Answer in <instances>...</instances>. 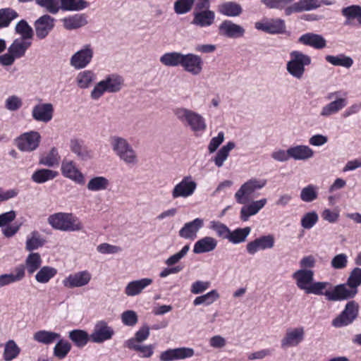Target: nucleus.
<instances>
[{"mask_svg": "<svg viewBox=\"0 0 361 361\" xmlns=\"http://www.w3.org/2000/svg\"><path fill=\"white\" fill-rule=\"evenodd\" d=\"M16 32L21 35L20 38L25 39H30L33 36L32 28L24 20H21L17 23Z\"/></svg>", "mask_w": 361, "mask_h": 361, "instance_id": "60", "label": "nucleus"}, {"mask_svg": "<svg viewBox=\"0 0 361 361\" xmlns=\"http://www.w3.org/2000/svg\"><path fill=\"white\" fill-rule=\"evenodd\" d=\"M290 59L286 64V70L291 76L300 80L305 72V67L312 62L311 58L307 54L296 50L290 53Z\"/></svg>", "mask_w": 361, "mask_h": 361, "instance_id": "5", "label": "nucleus"}, {"mask_svg": "<svg viewBox=\"0 0 361 361\" xmlns=\"http://www.w3.org/2000/svg\"><path fill=\"white\" fill-rule=\"evenodd\" d=\"M250 232L251 228L249 226L243 228H236L233 231L230 230L228 240L233 244L243 243L246 240Z\"/></svg>", "mask_w": 361, "mask_h": 361, "instance_id": "45", "label": "nucleus"}, {"mask_svg": "<svg viewBox=\"0 0 361 361\" xmlns=\"http://www.w3.org/2000/svg\"><path fill=\"white\" fill-rule=\"evenodd\" d=\"M60 161V157L59 156L58 151L55 147L51 149L48 154L39 160V164L52 167L58 165Z\"/></svg>", "mask_w": 361, "mask_h": 361, "instance_id": "59", "label": "nucleus"}, {"mask_svg": "<svg viewBox=\"0 0 361 361\" xmlns=\"http://www.w3.org/2000/svg\"><path fill=\"white\" fill-rule=\"evenodd\" d=\"M92 279V274L87 270L69 274L62 283L67 288H80L87 285Z\"/></svg>", "mask_w": 361, "mask_h": 361, "instance_id": "16", "label": "nucleus"}, {"mask_svg": "<svg viewBox=\"0 0 361 361\" xmlns=\"http://www.w3.org/2000/svg\"><path fill=\"white\" fill-rule=\"evenodd\" d=\"M275 238L273 235H262L246 245V251L249 255H254L259 250L271 249L274 247Z\"/></svg>", "mask_w": 361, "mask_h": 361, "instance_id": "18", "label": "nucleus"}, {"mask_svg": "<svg viewBox=\"0 0 361 361\" xmlns=\"http://www.w3.org/2000/svg\"><path fill=\"white\" fill-rule=\"evenodd\" d=\"M340 96L341 92L339 91L330 92L327 94L326 98L328 100L332 101L322 108L319 113L321 116L327 118L336 114L347 106V99L345 97H341Z\"/></svg>", "mask_w": 361, "mask_h": 361, "instance_id": "8", "label": "nucleus"}, {"mask_svg": "<svg viewBox=\"0 0 361 361\" xmlns=\"http://www.w3.org/2000/svg\"><path fill=\"white\" fill-rule=\"evenodd\" d=\"M41 136L37 131H30L20 135L16 140V145L22 152H31L35 150L39 145Z\"/></svg>", "mask_w": 361, "mask_h": 361, "instance_id": "11", "label": "nucleus"}, {"mask_svg": "<svg viewBox=\"0 0 361 361\" xmlns=\"http://www.w3.org/2000/svg\"><path fill=\"white\" fill-rule=\"evenodd\" d=\"M317 186L310 184L301 190L300 197L305 202H312L318 197Z\"/></svg>", "mask_w": 361, "mask_h": 361, "instance_id": "53", "label": "nucleus"}, {"mask_svg": "<svg viewBox=\"0 0 361 361\" xmlns=\"http://www.w3.org/2000/svg\"><path fill=\"white\" fill-rule=\"evenodd\" d=\"M197 184L191 176H184L182 180L173 187L171 190V197L188 198L192 196L197 189Z\"/></svg>", "mask_w": 361, "mask_h": 361, "instance_id": "10", "label": "nucleus"}, {"mask_svg": "<svg viewBox=\"0 0 361 361\" xmlns=\"http://www.w3.org/2000/svg\"><path fill=\"white\" fill-rule=\"evenodd\" d=\"M59 11H79L88 6L85 0H59Z\"/></svg>", "mask_w": 361, "mask_h": 361, "instance_id": "38", "label": "nucleus"}, {"mask_svg": "<svg viewBox=\"0 0 361 361\" xmlns=\"http://www.w3.org/2000/svg\"><path fill=\"white\" fill-rule=\"evenodd\" d=\"M27 40L22 38L16 39L8 47V52L12 53L17 59L21 58L32 44L30 41Z\"/></svg>", "mask_w": 361, "mask_h": 361, "instance_id": "34", "label": "nucleus"}, {"mask_svg": "<svg viewBox=\"0 0 361 361\" xmlns=\"http://www.w3.org/2000/svg\"><path fill=\"white\" fill-rule=\"evenodd\" d=\"M341 14L348 20L356 19L357 23L361 25V6L360 5H351L343 8Z\"/></svg>", "mask_w": 361, "mask_h": 361, "instance_id": "52", "label": "nucleus"}, {"mask_svg": "<svg viewBox=\"0 0 361 361\" xmlns=\"http://www.w3.org/2000/svg\"><path fill=\"white\" fill-rule=\"evenodd\" d=\"M358 290L350 288L347 283L336 286L332 290H326L325 296L331 301H341L353 298Z\"/></svg>", "mask_w": 361, "mask_h": 361, "instance_id": "14", "label": "nucleus"}, {"mask_svg": "<svg viewBox=\"0 0 361 361\" xmlns=\"http://www.w3.org/2000/svg\"><path fill=\"white\" fill-rule=\"evenodd\" d=\"M18 17V13L10 8L0 9V28L9 25L11 22Z\"/></svg>", "mask_w": 361, "mask_h": 361, "instance_id": "58", "label": "nucleus"}, {"mask_svg": "<svg viewBox=\"0 0 361 361\" xmlns=\"http://www.w3.org/2000/svg\"><path fill=\"white\" fill-rule=\"evenodd\" d=\"M60 338L61 335L59 334L46 330L38 331L33 335V338L35 341L45 345L53 343L55 341L59 340Z\"/></svg>", "mask_w": 361, "mask_h": 361, "instance_id": "40", "label": "nucleus"}, {"mask_svg": "<svg viewBox=\"0 0 361 361\" xmlns=\"http://www.w3.org/2000/svg\"><path fill=\"white\" fill-rule=\"evenodd\" d=\"M54 27V18L46 14L35 23L36 36L39 39L45 38Z\"/></svg>", "mask_w": 361, "mask_h": 361, "instance_id": "24", "label": "nucleus"}, {"mask_svg": "<svg viewBox=\"0 0 361 361\" xmlns=\"http://www.w3.org/2000/svg\"><path fill=\"white\" fill-rule=\"evenodd\" d=\"M61 170L64 177L73 180L77 184H85V176L77 168L73 161L64 159L61 162Z\"/></svg>", "mask_w": 361, "mask_h": 361, "instance_id": "17", "label": "nucleus"}, {"mask_svg": "<svg viewBox=\"0 0 361 361\" xmlns=\"http://www.w3.org/2000/svg\"><path fill=\"white\" fill-rule=\"evenodd\" d=\"M204 220L196 218L193 221L187 222L179 231V235L185 239L194 240L198 231L203 227Z\"/></svg>", "mask_w": 361, "mask_h": 361, "instance_id": "26", "label": "nucleus"}, {"mask_svg": "<svg viewBox=\"0 0 361 361\" xmlns=\"http://www.w3.org/2000/svg\"><path fill=\"white\" fill-rule=\"evenodd\" d=\"M209 228L214 231L219 238L228 240L230 229L226 225L220 221H212L209 224Z\"/></svg>", "mask_w": 361, "mask_h": 361, "instance_id": "61", "label": "nucleus"}, {"mask_svg": "<svg viewBox=\"0 0 361 361\" xmlns=\"http://www.w3.org/2000/svg\"><path fill=\"white\" fill-rule=\"evenodd\" d=\"M314 272L312 269H300L293 274L292 278L297 287L306 293L314 281Z\"/></svg>", "mask_w": 361, "mask_h": 361, "instance_id": "22", "label": "nucleus"}, {"mask_svg": "<svg viewBox=\"0 0 361 361\" xmlns=\"http://www.w3.org/2000/svg\"><path fill=\"white\" fill-rule=\"evenodd\" d=\"M195 0H176L173 9L177 15H183L190 12L195 4Z\"/></svg>", "mask_w": 361, "mask_h": 361, "instance_id": "57", "label": "nucleus"}, {"mask_svg": "<svg viewBox=\"0 0 361 361\" xmlns=\"http://www.w3.org/2000/svg\"><path fill=\"white\" fill-rule=\"evenodd\" d=\"M183 56L181 66L183 70L194 76L201 74L204 66L202 57L193 53L184 54Z\"/></svg>", "mask_w": 361, "mask_h": 361, "instance_id": "13", "label": "nucleus"}, {"mask_svg": "<svg viewBox=\"0 0 361 361\" xmlns=\"http://www.w3.org/2000/svg\"><path fill=\"white\" fill-rule=\"evenodd\" d=\"M267 200L262 198L245 204L240 209V217L243 221H248L252 216L257 214L267 204Z\"/></svg>", "mask_w": 361, "mask_h": 361, "instance_id": "27", "label": "nucleus"}, {"mask_svg": "<svg viewBox=\"0 0 361 361\" xmlns=\"http://www.w3.org/2000/svg\"><path fill=\"white\" fill-rule=\"evenodd\" d=\"M176 118L194 133H203L207 125L204 116L198 112L186 107H178L173 110Z\"/></svg>", "mask_w": 361, "mask_h": 361, "instance_id": "1", "label": "nucleus"}, {"mask_svg": "<svg viewBox=\"0 0 361 361\" xmlns=\"http://www.w3.org/2000/svg\"><path fill=\"white\" fill-rule=\"evenodd\" d=\"M184 54L178 51L167 52L160 57V62L169 67H176L182 66V61Z\"/></svg>", "mask_w": 361, "mask_h": 361, "instance_id": "36", "label": "nucleus"}, {"mask_svg": "<svg viewBox=\"0 0 361 361\" xmlns=\"http://www.w3.org/2000/svg\"><path fill=\"white\" fill-rule=\"evenodd\" d=\"M235 145L233 142H228L226 145L223 146L217 152L216 155L214 158L215 165L220 168L221 167L224 161L227 159L229 152L234 149Z\"/></svg>", "mask_w": 361, "mask_h": 361, "instance_id": "50", "label": "nucleus"}, {"mask_svg": "<svg viewBox=\"0 0 361 361\" xmlns=\"http://www.w3.org/2000/svg\"><path fill=\"white\" fill-rule=\"evenodd\" d=\"M267 184L265 179L252 178L241 185L235 193V199L238 204H245L252 195L257 190L262 189Z\"/></svg>", "mask_w": 361, "mask_h": 361, "instance_id": "6", "label": "nucleus"}, {"mask_svg": "<svg viewBox=\"0 0 361 361\" xmlns=\"http://www.w3.org/2000/svg\"><path fill=\"white\" fill-rule=\"evenodd\" d=\"M255 27L269 34H282L286 31L285 21L280 18L267 19L256 22Z\"/></svg>", "mask_w": 361, "mask_h": 361, "instance_id": "15", "label": "nucleus"}, {"mask_svg": "<svg viewBox=\"0 0 361 361\" xmlns=\"http://www.w3.org/2000/svg\"><path fill=\"white\" fill-rule=\"evenodd\" d=\"M290 158L295 161H306L314 157V152L307 145H298L289 147Z\"/></svg>", "mask_w": 361, "mask_h": 361, "instance_id": "31", "label": "nucleus"}, {"mask_svg": "<svg viewBox=\"0 0 361 361\" xmlns=\"http://www.w3.org/2000/svg\"><path fill=\"white\" fill-rule=\"evenodd\" d=\"M360 305L355 300L348 302L344 310L332 321V325L336 328L346 326L352 324L357 317Z\"/></svg>", "mask_w": 361, "mask_h": 361, "instance_id": "7", "label": "nucleus"}, {"mask_svg": "<svg viewBox=\"0 0 361 361\" xmlns=\"http://www.w3.org/2000/svg\"><path fill=\"white\" fill-rule=\"evenodd\" d=\"M96 79V75L92 71L85 70L80 72L76 76L78 86L82 89L90 87Z\"/></svg>", "mask_w": 361, "mask_h": 361, "instance_id": "42", "label": "nucleus"}, {"mask_svg": "<svg viewBox=\"0 0 361 361\" xmlns=\"http://www.w3.org/2000/svg\"><path fill=\"white\" fill-rule=\"evenodd\" d=\"M46 240L42 235L37 231H32L27 237L25 249L27 251L37 250L42 247Z\"/></svg>", "mask_w": 361, "mask_h": 361, "instance_id": "39", "label": "nucleus"}, {"mask_svg": "<svg viewBox=\"0 0 361 361\" xmlns=\"http://www.w3.org/2000/svg\"><path fill=\"white\" fill-rule=\"evenodd\" d=\"M112 150L124 163L129 166H135L138 163V157L132 145L122 137L113 136L110 139Z\"/></svg>", "mask_w": 361, "mask_h": 361, "instance_id": "3", "label": "nucleus"}, {"mask_svg": "<svg viewBox=\"0 0 361 361\" xmlns=\"http://www.w3.org/2000/svg\"><path fill=\"white\" fill-rule=\"evenodd\" d=\"M326 61L335 66H341L345 68H350L353 64V59L345 54L326 55L325 56Z\"/></svg>", "mask_w": 361, "mask_h": 361, "instance_id": "41", "label": "nucleus"}, {"mask_svg": "<svg viewBox=\"0 0 361 361\" xmlns=\"http://www.w3.org/2000/svg\"><path fill=\"white\" fill-rule=\"evenodd\" d=\"M319 221V216L314 211L307 212L302 217L300 224L305 229H311Z\"/></svg>", "mask_w": 361, "mask_h": 361, "instance_id": "62", "label": "nucleus"}, {"mask_svg": "<svg viewBox=\"0 0 361 361\" xmlns=\"http://www.w3.org/2000/svg\"><path fill=\"white\" fill-rule=\"evenodd\" d=\"M58 172L47 169H39L32 175V179L37 183H43L55 178Z\"/></svg>", "mask_w": 361, "mask_h": 361, "instance_id": "47", "label": "nucleus"}, {"mask_svg": "<svg viewBox=\"0 0 361 361\" xmlns=\"http://www.w3.org/2000/svg\"><path fill=\"white\" fill-rule=\"evenodd\" d=\"M123 78L117 74L106 75L103 80L97 82L90 93V97L94 100L99 99L105 92H118L123 86Z\"/></svg>", "mask_w": 361, "mask_h": 361, "instance_id": "4", "label": "nucleus"}, {"mask_svg": "<svg viewBox=\"0 0 361 361\" xmlns=\"http://www.w3.org/2000/svg\"><path fill=\"white\" fill-rule=\"evenodd\" d=\"M109 180L104 176H94L87 184V188L92 192H98L106 190L109 186Z\"/></svg>", "mask_w": 361, "mask_h": 361, "instance_id": "44", "label": "nucleus"}, {"mask_svg": "<svg viewBox=\"0 0 361 361\" xmlns=\"http://www.w3.org/2000/svg\"><path fill=\"white\" fill-rule=\"evenodd\" d=\"M57 274V270L49 266H44L35 275V280L40 283H47Z\"/></svg>", "mask_w": 361, "mask_h": 361, "instance_id": "49", "label": "nucleus"}, {"mask_svg": "<svg viewBox=\"0 0 361 361\" xmlns=\"http://www.w3.org/2000/svg\"><path fill=\"white\" fill-rule=\"evenodd\" d=\"M47 221L54 229L61 231L74 232L83 229L82 222L72 213H55L48 217Z\"/></svg>", "mask_w": 361, "mask_h": 361, "instance_id": "2", "label": "nucleus"}, {"mask_svg": "<svg viewBox=\"0 0 361 361\" xmlns=\"http://www.w3.org/2000/svg\"><path fill=\"white\" fill-rule=\"evenodd\" d=\"M347 284L350 288L357 290L361 285V268L355 267L351 271L347 280Z\"/></svg>", "mask_w": 361, "mask_h": 361, "instance_id": "64", "label": "nucleus"}, {"mask_svg": "<svg viewBox=\"0 0 361 361\" xmlns=\"http://www.w3.org/2000/svg\"><path fill=\"white\" fill-rule=\"evenodd\" d=\"M331 286V283L327 281H317L312 282L308 290H306V294H314L317 295H325V291L328 287Z\"/></svg>", "mask_w": 361, "mask_h": 361, "instance_id": "63", "label": "nucleus"}, {"mask_svg": "<svg viewBox=\"0 0 361 361\" xmlns=\"http://www.w3.org/2000/svg\"><path fill=\"white\" fill-rule=\"evenodd\" d=\"M68 338L78 348H82L87 343L90 339V336L84 330L75 329L69 332Z\"/></svg>", "mask_w": 361, "mask_h": 361, "instance_id": "48", "label": "nucleus"}, {"mask_svg": "<svg viewBox=\"0 0 361 361\" xmlns=\"http://www.w3.org/2000/svg\"><path fill=\"white\" fill-rule=\"evenodd\" d=\"M153 283L152 279L143 278L129 282L125 288V294L129 297L140 295L144 289Z\"/></svg>", "mask_w": 361, "mask_h": 361, "instance_id": "28", "label": "nucleus"}, {"mask_svg": "<svg viewBox=\"0 0 361 361\" xmlns=\"http://www.w3.org/2000/svg\"><path fill=\"white\" fill-rule=\"evenodd\" d=\"M114 335V329L109 326L105 321H99L96 323L94 329L90 335V339L95 343H102L112 338Z\"/></svg>", "mask_w": 361, "mask_h": 361, "instance_id": "12", "label": "nucleus"}, {"mask_svg": "<svg viewBox=\"0 0 361 361\" xmlns=\"http://www.w3.org/2000/svg\"><path fill=\"white\" fill-rule=\"evenodd\" d=\"M63 27L68 30L78 29L87 24L85 14H75L63 19Z\"/></svg>", "mask_w": 361, "mask_h": 361, "instance_id": "35", "label": "nucleus"}, {"mask_svg": "<svg viewBox=\"0 0 361 361\" xmlns=\"http://www.w3.org/2000/svg\"><path fill=\"white\" fill-rule=\"evenodd\" d=\"M298 42L315 49H322L326 47V40L324 37L313 32H307L301 35L298 39Z\"/></svg>", "mask_w": 361, "mask_h": 361, "instance_id": "29", "label": "nucleus"}, {"mask_svg": "<svg viewBox=\"0 0 361 361\" xmlns=\"http://www.w3.org/2000/svg\"><path fill=\"white\" fill-rule=\"evenodd\" d=\"M219 297L220 295L217 290H212L204 295L197 297L194 300L193 304L195 306L202 304L206 305H210L212 303H214L216 300H218Z\"/></svg>", "mask_w": 361, "mask_h": 361, "instance_id": "55", "label": "nucleus"}, {"mask_svg": "<svg viewBox=\"0 0 361 361\" xmlns=\"http://www.w3.org/2000/svg\"><path fill=\"white\" fill-rule=\"evenodd\" d=\"M131 350L137 352L142 358H149L154 354V345L152 344L143 345L142 343L134 344V341L131 342V345H125Z\"/></svg>", "mask_w": 361, "mask_h": 361, "instance_id": "46", "label": "nucleus"}, {"mask_svg": "<svg viewBox=\"0 0 361 361\" xmlns=\"http://www.w3.org/2000/svg\"><path fill=\"white\" fill-rule=\"evenodd\" d=\"M192 15L193 18L191 21V24L199 27L211 26L214 23L216 18L214 11L209 9L202 11H194Z\"/></svg>", "mask_w": 361, "mask_h": 361, "instance_id": "25", "label": "nucleus"}, {"mask_svg": "<svg viewBox=\"0 0 361 361\" xmlns=\"http://www.w3.org/2000/svg\"><path fill=\"white\" fill-rule=\"evenodd\" d=\"M217 244L218 241L216 238L205 236L195 242L192 251L195 254L210 252L216 248Z\"/></svg>", "mask_w": 361, "mask_h": 361, "instance_id": "30", "label": "nucleus"}, {"mask_svg": "<svg viewBox=\"0 0 361 361\" xmlns=\"http://www.w3.org/2000/svg\"><path fill=\"white\" fill-rule=\"evenodd\" d=\"M20 353V348L18 346L13 340H9L5 344L4 350V360L5 361H12L16 358Z\"/></svg>", "mask_w": 361, "mask_h": 361, "instance_id": "51", "label": "nucleus"}, {"mask_svg": "<svg viewBox=\"0 0 361 361\" xmlns=\"http://www.w3.org/2000/svg\"><path fill=\"white\" fill-rule=\"evenodd\" d=\"M42 263L41 255L37 252H31L25 259V265L22 267L31 275L40 268Z\"/></svg>", "mask_w": 361, "mask_h": 361, "instance_id": "37", "label": "nucleus"}, {"mask_svg": "<svg viewBox=\"0 0 361 361\" xmlns=\"http://www.w3.org/2000/svg\"><path fill=\"white\" fill-rule=\"evenodd\" d=\"M305 336L303 327L289 328L286 330L284 337L281 339V344L283 348L297 346L300 343Z\"/></svg>", "mask_w": 361, "mask_h": 361, "instance_id": "20", "label": "nucleus"}, {"mask_svg": "<svg viewBox=\"0 0 361 361\" xmlns=\"http://www.w3.org/2000/svg\"><path fill=\"white\" fill-rule=\"evenodd\" d=\"M70 149L80 160L86 161L92 157V152L88 149L82 140L78 139L71 140Z\"/></svg>", "mask_w": 361, "mask_h": 361, "instance_id": "32", "label": "nucleus"}, {"mask_svg": "<svg viewBox=\"0 0 361 361\" xmlns=\"http://www.w3.org/2000/svg\"><path fill=\"white\" fill-rule=\"evenodd\" d=\"M24 277V268L23 267H18L16 269V274H5L0 275V288L20 281Z\"/></svg>", "mask_w": 361, "mask_h": 361, "instance_id": "43", "label": "nucleus"}, {"mask_svg": "<svg viewBox=\"0 0 361 361\" xmlns=\"http://www.w3.org/2000/svg\"><path fill=\"white\" fill-rule=\"evenodd\" d=\"M150 334V329L147 325L142 326L135 334V337L128 339L125 341L124 345H131V342L134 341V344L142 343L146 341Z\"/></svg>", "mask_w": 361, "mask_h": 361, "instance_id": "54", "label": "nucleus"}, {"mask_svg": "<svg viewBox=\"0 0 361 361\" xmlns=\"http://www.w3.org/2000/svg\"><path fill=\"white\" fill-rule=\"evenodd\" d=\"M71 349V345L70 343L59 338L54 348V355L59 359H63L66 357Z\"/></svg>", "mask_w": 361, "mask_h": 361, "instance_id": "56", "label": "nucleus"}, {"mask_svg": "<svg viewBox=\"0 0 361 361\" xmlns=\"http://www.w3.org/2000/svg\"><path fill=\"white\" fill-rule=\"evenodd\" d=\"M194 353V350L190 348L183 347L174 349H169L160 354L159 359L161 361L183 360L192 357Z\"/></svg>", "mask_w": 361, "mask_h": 361, "instance_id": "23", "label": "nucleus"}, {"mask_svg": "<svg viewBox=\"0 0 361 361\" xmlns=\"http://www.w3.org/2000/svg\"><path fill=\"white\" fill-rule=\"evenodd\" d=\"M54 109L51 103H38L32 109V118L38 122L48 123L52 120Z\"/></svg>", "mask_w": 361, "mask_h": 361, "instance_id": "19", "label": "nucleus"}, {"mask_svg": "<svg viewBox=\"0 0 361 361\" xmlns=\"http://www.w3.org/2000/svg\"><path fill=\"white\" fill-rule=\"evenodd\" d=\"M219 34L225 37L236 39L244 35L245 29L231 20H225L219 26Z\"/></svg>", "mask_w": 361, "mask_h": 361, "instance_id": "21", "label": "nucleus"}, {"mask_svg": "<svg viewBox=\"0 0 361 361\" xmlns=\"http://www.w3.org/2000/svg\"><path fill=\"white\" fill-rule=\"evenodd\" d=\"M218 11L226 16L237 17L239 16L243 9L241 6L234 1H226L218 6Z\"/></svg>", "mask_w": 361, "mask_h": 361, "instance_id": "33", "label": "nucleus"}, {"mask_svg": "<svg viewBox=\"0 0 361 361\" xmlns=\"http://www.w3.org/2000/svg\"><path fill=\"white\" fill-rule=\"evenodd\" d=\"M94 48L91 44H85L74 53L70 59V64L76 70L87 67L94 57Z\"/></svg>", "mask_w": 361, "mask_h": 361, "instance_id": "9", "label": "nucleus"}]
</instances>
